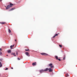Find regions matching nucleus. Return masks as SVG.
<instances>
[{"label":"nucleus","mask_w":77,"mask_h":77,"mask_svg":"<svg viewBox=\"0 0 77 77\" xmlns=\"http://www.w3.org/2000/svg\"><path fill=\"white\" fill-rule=\"evenodd\" d=\"M40 54L42 55H44L45 56H48V54L44 53H41Z\"/></svg>","instance_id":"1"},{"label":"nucleus","mask_w":77,"mask_h":77,"mask_svg":"<svg viewBox=\"0 0 77 77\" xmlns=\"http://www.w3.org/2000/svg\"><path fill=\"white\" fill-rule=\"evenodd\" d=\"M48 66H49L51 67V68H53V67H54L53 66V64L52 63H50L48 65Z\"/></svg>","instance_id":"2"},{"label":"nucleus","mask_w":77,"mask_h":77,"mask_svg":"<svg viewBox=\"0 0 77 77\" xmlns=\"http://www.w3.org/2000/svg\"><path fill=\"white\" fill-rule=\"evenodd\" d=\"M39 72H40V73L44 72V70H43V69L40 70L39 71Z\"/></svg>","instance_id":"3"},{"label":"nucleus","mask_w":77,"mask_h":77,"mask_svg":"<svg viewBox=\"0 0 77 77\" xmlns=\"http://www.w3.org/2000/svg\"><path fill=\"white\" fill-rule=\"evenodd\" d=\"M11 8L10 7V5H8L6 8V9H9Z\"/></svg>","instance_id":"4"},{"label":"nucleus","mask_w":77,"mask_h":77,"mask_svg":"<svg viewBox=\"0 0 77 77\" xmlns=\"http://www.w3.org/2000/svg\"><path fill=\"white\" fill-rule=\"evenodd\" d=\"M52 68H49L48 69V70L49 72H52L53 70H52V69H51Z\"/></svg>","instance_id":"5"},{"label":"nucleus","mask_w":77,"mask_h":77,"mask_svg":"<svg viewBox=\"0 0 77 77\" xmlns=\"http://www.w3.org/2000/svg\"><path fill=\"white\" fill-rule=\"evenodd\" d=\"M32 65H33V66L36 65V62H35L34 63H32Z\"/></svg>","instance_id":"6"},{"label":"nucleus","mask_w":77,"mask_h":77,"mask_svg":"<svg viewBox=\"0 0 77 77\" xmlns=\"http://www.w3.org/2000/svg\"><path fill=\"white\" fill-rule=\"evenodd\" d=\"M25 54L27 56H29V57L30 56V55H29V52H26Z\"/></svg>","instance_id":"7"},{"label":"nucleus","mask_w":77,"mask_h":77,"mask_svg":"<svg viewBox=\"0 0 77 77\" xmlns=\"http://www.w3.org/2000/svg\"><path fill=\"white\" fill-rule=\"evenodd\" d=\"M48 71V68H46L44 70V72H46V71Z\"/></svg>","instance_id":"8"},{"label":"nucleus","mask_w":77,"mask_h":77,"mask_svg":"<svg viewBox=\"0 0 77 77\" xmlns=\"http://www.w3.org/2000/svg\"><path fill=\"white\" fill-rule=\"evenodd\" d=\"M15 9V8H12L9 11H13V10H14V9Z\"/></svg>","instance_id":"9"},{"label":"nucleus","mask_w":77,"mask_h":77,"mask_svg":"<svg viewBox=\"0 0 77 77\" xmlns=\"http://www.w3.org/2000/svg\"><path fill=\"white\" fill-rule=\"evenodd\" d=\"M14 5L13 4H12V3H10V8L11 7H12V6Z\"/></svg>","instance_id":"10"},{"label":"nucleus","mask_w":77,"mask_h":77,"mask_svg":"<svg viewBox=\"0 0 77 77\" xmlns=\"http://www.w3.org/2000/svg\"><path fill=\"white\" fill-rule=\"evenodd\" d=\"M58 36V34H55L54 35V36L53 37V38H55V37H56V36Z\"/></svg>","instance_id":"11"},{"label":"nucleus","mask_w":77,"mask_h":77,"mask_svg":"<svg viewBox=\"0 0 77 77\" xmlns=\"http://www.w3.org/2000/svg\"><path fill=\"white\" fill-rule=\"evenodd\" d=\"M14 45H11L10 46V48L11 49H13L12 47L14 46Z\"/></svg>","instance_id":"12"},{"label":"nucleus","mask_w":77,"mask_h":77,"mask_svg":"<svg viewBox=\"0 0 77 77\" xmlns=\"http://www.w3.org/2000/svg\"><path fill=\"white\" fill-rule=\"evenodd\" d=\"M8 53H11V50H9L8 51Z\"/></svg>","instance_id":"13"},{"label":"nucleus","mask_w":77,"mask_h":77,"mask_svg":"<svg viewBox=\"0 0 77 77\" xmlns=\"http://www.w3.org/2000/svg\"><path fill=\"white\" fill-rule=\"evenodd\" d=\"M55 57L56 59H57V60L58 59V57H57V56H55Z\"/></svg>","instance_id":"14"},{"label":"nucleus","mask_w":77,"mask_h":77,"mask_svg":"<svg viewBox=\"0 0 77 77\" xmlns=\"http://www.w3.org/2000/svg\"><path fill=\"white\" fill-rule=\"evenodd\" d=\"M11 54H13L14 56H16V55L15 54V53H12Z\"/></svg>","instance_id":"15"},{"label":"nucleus","mask_w":77,"mask_h":77,"mask_svg":"<svg viewBox=\"0 0 77 77\" xmlns=\"http://www.w3.org/2000/svg\"><path fill=\"white\" fill-rule=\"evenodd\" d=\"M6 23L5 22H2V23H0V24H5Z\"/></svg>","instance_id":"16"},{"label":"nucleus","mask_w":77,"mask_h":77,"mask_svg":"<svg viewBox=\"0 0 77 77\" xmlns=\"http://www.w3.org/2000/svg\"><path fill=\"white\" fill-rule=\"evenodd\" d=\"M2 63L0 62V67H2Z\"/></svg>","instance_id":"17"},{"label":"nucleus","mask_w":77,"mask_h":77,"mask_svg":"<svg viewBox=\"0 0 77 77\" xmlns=\"http://www.w3.org/2000/svg\"><path fill=\"white\" fill-rule=\"evenodd\" d=\"M69 76V75H68V74H66V77H67L68 76Z\"/></svg>","instance_id":"18"},{"label":"nucleus","mask_w":77,"mask_h":77,"mask_svg":"<svg viewBox=\"0 0 77 77\" xmlns=\"http://www.w3.org/2000/svg\"><path fill=\"white\" fill-rule=\"evenodd\" d=\"M8 32L10 33L11 32V31L10 30V29H8Z\"/></svg>","instance_id":"19"},{"label":"nucleus","mask_w":77,"mask_h":77,"mask_svg":"<svg viewBox=\"0 0 77 77\" xmlns=\"http://www.w3.org/2000/svg\"><path fill=\"white\" fill-rule=\"evenodd\" d=\"M25 51H29V49H25Z\"/></svg>","instance_id":"20"},{"label":"nucleus","mask_w":77,"mask_h":77,"mask_svg":"<svg viewBox=\"0 0 77 77\" xmlns=\"http://www.w3.org/2000/svg\"><path fill=\"white\" fill-rule=\"evenodd\" d=\"M63 60H65V55L64 56Z\"/></svg>","instance_id":"21"},{"label":"nucleus","mask_w":77,"mask_h":77,"mask_svg":"<svg viewBox=\"0 0 77 77\" xmlns=\"http://www.w3.org/2000/svg\"><path fill=\"white\" fill-rule=\"evenodd\" d=\"M59 47H60L62 48V45H59Z\"/></svg>","instance_id":"22"},{"label":"nucleus","mask_w":77,"mask_h":77,"mask_svg":"<svg viewBox=\"0 0 77 77\" xmlns=\"http://www.w3.org/2000/svg\"><path fill=\"white\" fill-rule=\"evenodd\" d=\"M2 53L1 51L0 52V55H2Z\"/></svg>","instance_id":"23"},{"label":"nucleus","mask_w":77,"mask_h":77,"mask_svg":"<svg viewBox=\"0 0 77 77\" xmlns=\"http://www.w3.org/2000/svg\"><path fill=\"white\" fill-rule=\"evenodd\" d=\"M57 60H59V61H60V60H61L60 59L58 58V59Z\"/></svg>","instance_id":"24"},{"label":"nucleus","mask_w":77,"mask_h":77,"mask_svg":"<svg viewBox=\"0 0 77 77\" xmlns=\"http://www.w3.org/2000/svg\"><path fill=\"white\" fill-rule=\"evenodd\" d=\"M8 68H6L5 69V70H8Z\"/></svg>","instance_id":"25"},{"label":"nucleus","mask_w":77,"mask_h":77,"mask_svg":"<svg viewBox=\"0 0 77 77\" xmlns=\"http://www.w3.org/2000/svg\"><path fill=\"white\" fill-rule=\"evenodd\" d=\"M2 60H3V59H0V61H2Z\"/></svg>","instance_id":"26"},{"label":"nucleus","mask_w":77,"mask_h":77,"mask_svg":"<svg viewBox=\"0 0 77 77\" xmlns=\"http://www.w3.org/2000/svg\"><path fill=\"white\" fill-rule=\"evenodd\" d=\"M17 59H18V60H20V59L19 58H17Z\"/></svg>","instance_id":"27"},{"label":"nucleus","mask_w":77,"mask_h":77,"mask_svg":"<svg viewBox=\"0 0 77 77\" xmlns=\"http://www.w3.org/2000/svg\"><path fill=\"white\" fill-rule=\"evenodd\" d=\"M0 51H2V48H0Z\"/></svg>","instance_id":"28"},{"label":"nucleus","mask_w":77,"mask_h":77,"mask_svg":"<svg viewBox=\"0 0 77 77\" xmlns=\"http://www.w3.org/2000/svg\"><path fill=\"white\" fill-rule=\"evenodd\" d=\"M16 55H18V53H16Z\"/></svg>","instance_id":"29"},{"label":"nucleus","mask_w":77,"mask_h":77,"mask_svg":"<svg viewBox=\"0 0 77 77\" xmlns=\"http://www.w3.org/2000/svg\"><path fill=\"white\" fill-rule=\"evenodd\" d=\"M11 69H13V67H11Z\"/></svg>","instance_id":"30"},{"label":"nucleus","mask_w":77,"mask_h":77,"mask_svg":"<svg viewBox=\"0 0 77 77\" xmlns=\"http://www.w3.org/2000/svg\"><path fill=\"white\" fill-rule=\"evenodd\" d=\"M15 42L17 41V40L15 39Z\"/></svg>","instance_id":"31"},{"label":"nucleus","mask_w":77,"mask_h":77,"mask_svg":"<svg viewBox=\"0 0 77 77\" xmlns=\"http://www.w3.org/2000/svg\"><path fill=\"white\" fill-rule=\"evenodd\" d=\"M8 56V55H7V56Z\"/></svg>","instance_id":"32"},{"label":"nucleus","mask_w":77,"mask_h":77,"mask_svg":"<svg viewBox=\"0 0 77 77\" xmlns=\"http://www.w3.org/2000/svg\"><path fill=\"white\" fill-rule=\"evenodd\" d=\"M1 0H0V1H1Z\"/></svg>","instance_id":"33"}]
</instances>
